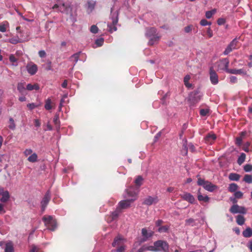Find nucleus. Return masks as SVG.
Instances as JSON below:
<instances>
[{
	"label": "nucleus",
	"mask_w": 252,
	"mask_h": 252,
	"mask_svg": "<svg viewBox=\"0 0 252 252\" xmlns=\"http://www.w3.org/2000/svg\"><path fill=\"white\" fill-rule=\"evenodd\" d=\"M53 8L69 15V19L72 23L76 22L77 14L75 12H72V8L69 2L60 0L53 6Z\"/></svg>",
	"instance_id": "1"
},
{
	"label": "nucleus",
	"mask_w": 252,
	"mask_h": 252,
	"mask_svg": "<svg viewBox=\"0 0 252 252\" xmlns=\"http://www.w3.org/2000/svg\"><path fill=\"white\" fill-rule=\"evenodd\" d=\"M168 250L169 245L166 241L158 240L154 243L153 246H143L138 250V252H143L145 251L168 252Z\"/></svg>",
	"instance_id": "2"
},
{
	"label": "nucleus",
	"mask_w": 252,
	"mask_h": 252,
	"mask_svg": "<svg viewBox=\"0 0 252 252\" xmlns=\"http://www.w3.org/2000/svg\"><path fill=\"white\" fill-rule=\"evenodd\" d=\"M133 189V187H130L129 189H126L127 197H131L132 198L130 199L120 201L118 207L120 210L128 208L131 203L136 199V196L137 194L138 190L137 189H134L133 191H132Z\"/></svg>",
	"instance_id": "3"
},
{
	"label": "nucleus",
	"mask_w": 252,
	"mask_h": 252,
	"mask_svg": "<svg viewBox=\"0 0 252 252\" xmlns=\"http://www.w3.org/2000/svg\"><path fill=\"white\" fill-rule=\"evenodd\" d=\"M146 36L149 39L148 44L153 45L158 42L160 37L157 33V30L155 28L146 29Z\"/></svg>",
	"instance_id": "4"
},
{
	"label": "nucleus",
	"mask_w": 252,
	"mask_h": 252,
	"mask_svg": "<svg viewBox=\"0 0 252 252\" xmlns=\"http://www.w3.org/2000/svg\"><path fill=\"white\" fill-rule=\"evenodd\" d=\"M110 19L112 21V23H108L107 25V27L108 28V30L110 32H115L117 31V29L116 27V25L118 22V12L114 11L113 12L111 11L110 17Z\"/></svg>",
	"instance_id": "5"
},
{
	"label": "nucleus",
	"mask_w": 252,
	"mask_h": 252,
	"mask_svg": "<svg viewBox=\"0 0 252 252\" xmlns=\"http://www.w3.org/2000/svg\"><path fill=\"white\" fill-rule=\"evenodd\" d=\"M202 96V94L199 90L194 91L189 94L188 101L190 105L193 106L199 101Z\"/></svg>",
	"instance_id": "6"
},
{
	"label": "nucleus",
	"mask_w": 252,
	"mask_h": 252,
	"mask_svg": "<svg viewBox=\"0 0 252 252\" xmlns=\"http://www.w3.org/2000/svg\"><path fill=\"white\" fill-rule=\"evenodd\" d=\"M47 228L52 231L55 230L57 227V223L55 219L51 216H45L42 219Z\"/></svg>",
	"instance_id": "7"
},
{
	"label": "nucleus",
	"mask_w": 252,
	"mask_h": 252,
	"mask_svg": "<svg viewBox=\"0 0 252 252\" xmlns=\"http://www.w3.org/2000/svg\"><path fill=\"white\" fill-rule=\"evenodd\" d=\"M197 184L199 186H202L204 189L210 192H213L216 189H217L216 186L214 185L211 182L208 181H205L200 178L198 179Z\"/></svg>",
	"instance_id": "8"
},
{
	"label": "nucleus",
	"mask_w": 252,
	"mask_h": 252,
	"mask_svg": "<svg viewBox=\"0 0 252 252\" xmlns=\"http://www.w3.org/2000/svg\"><path fill=\"white\" fill-rule=\"evenodd\" d=\"M154 233V231L152 230H148L146 228H142L141 230L142 238L140 240V243L147 241L153 236Z\"/></svg>",
	"instance_id": "9"
},
{
	"label": "nucleus",
	"mask_w": 252,
	"mask_h": 252,
	"mask_svg": "<svg viewBox=\"0 0 252 252\" xmlns=\"http://www.w3.org/2000/svg\"><path fill=\"white\" fill-rule=\"evenodd\" d=\"M229 63V62L228 59H223L218 63V68L220 70H225L228 73V70L230 69L228 68Z\"/></svg>",
	"instance_id": "10"
},
{
	"label": "nucleus",
	"mask_w": 252,
	"mask_h": 252,
	"mask_svg": "<svg viewBox=\"0 0 252 252\" xmlns=\"http://www.w3.org/2000/svg\"><path fill=\"white\" fill-rule=\"evenodd\" d=\"M210 80L211 83L216 85L219 83V77L213 67H211L209 69Z\"/></svg>",
	"instance_id": "11"
},
{
	"label": "nucleus",
	"mask_w": 252,
	"mask_h": 252,
	"mask_svg": "<svg viewBox=\"0 0 252 252\" xmlns=\"http://www.w3.org/2000/svg\"><path fill=\"white\" fill-rule=\"evenodd\" d=\"M230 211L233 214L240 213L245 214L247 212L245 207L239 206L237 204L233 205L230 209Z\"/></svg>",
	"instance_id": "12"
},
{
	"label": "nucleus",
	"mask_w": 252,
	"mask_h": 252,
	"mask_svg": "<svg viewBox=\"0 0 252 252\" xmlns=\"http://www.w3.org/2000/svg\"><path fill=\"white\" fill-rule=\"evenodd\" d=\"M51 199V194L49 191H47L45 193L44 197L41 201V210L43 212L45 211V208L48 205L50 200Z\"/></svg>",
	"instance_id": "13"
},
{
	"label": "nucleus",
	"mask_w": 252,
	"mask_h": 252,
	"mask_svg": "<svg viewBox=\"0 0 252 252\" xmlns=\"http://www.w3.org/2000/svg\"><path fill=\"white\" fill-rule=\"evenodd\" d=\"M238 41L236 38H234L230 44L227 46L226 48L223 52V54L225 55H228L232 50L236 49Z\"/></svg>",
	"instance_id": "14"
},
{
	"label": "nucleus",
	"mask_w": 252,
	"mask_h": 252,
	"mask_svg": "<svg viewBox=\"0 0 252 252\" xmlns=\"http://www.w3.org/2000/svg\"><path fill=\"white\" fill-rule=\"evenodd\" d=\"M37 66L33 63H30L26 65L28 72L31 75L35 74L37 71Z\"/></svg>",
	"instance_id": "15"
},
{
	"label": "nucleus",
	"mask_w": 252,
	"mask_h": 252,
	"mask_svg": "<svg viewBox=\"0 0 252 252\" xmlns=\"http://www.w3.org/2000/svg\"><path fill=\"white\" fill-rule=\"evenodd\" d=\"M181 197L185 200L188 201L191 204L194 203L195 198L192 195L189 193L185 192L181 195Z\"/></svg>",
	"instance_id": "16"
},
{
	"label": "nucleus",
	"mask_w": 252,
	"mask_h": 252,
	"mask_svg": "<svg viewBox=\"0 0 252 252\" xmlns=\"http://www.w3.org/2000/svg\"><path fill=\"white\" fill-rule=\"evenodd\" d=\"M158 201V199L157 196H149L146 198L144 200V204L147 205H151L153 204H156Z\"/></svg>",
	"instance_id": "17"
},
{
	"label": "nucleus",
	"mask_w": 252,
	"mask_h": 252,
	"mask_svg": "<svg viewBox=\"0 0 252 252\" xmlns=\"http://www.w3.org/2000/svg\"><path fill=\"white\" fill-rule=\"evenodd\" d=\"M0 195L2 196L0 199L1 202H6L10 198V195L8 191H3L2 189H0Z\"/></svg>",
	"instance_id": "18"
},
{
	"label": "nucleus",
	"mask_w": 252,
	"mask_h": 252,
	"mask_svg": "<svg viewBox=\"0 0 252 252\" xmlns=\"http://www.w3.org/2000/svg\"><path fill=\"white\" fill-rule=\"evenodd\" d=\"M228 73L233 74H240V75H246L247 74V71L243 69H230V70H228Z\"/></svg>",
	"instance_id": "19"
},
{
	"label": "nucleus",
	"mask_w": 252,
	"mask_h": 252,
	"mask_svg": "<svg viewBox=\"0 0 252 252\" xmlns=\"http://www.w3.org/2000/svg\"><path fill=\"white\" fill-rule=\"evenodd\" d=\"M216 139V136L213 133H209L204 138L205 142L209 144H212Z\"/></svg>",
	"instance_id": "20"
},
{
	"label": "nucleus",
	"mask_w": 252,
	"mask_h": 252,
	"mask_svg": "<svg viewBox=\"0 0 252 252\" xmlns=\"http://www.w3.org/2000/svg\"><path fill=\"white\" fill-rule=\"evenodd\" d=\"M197 198L199 201H203L204 202H208L210 200V198L207 195H203L201 193L200 189L198 190Z\"/></svg>",
	"instance_id": "21"
},
{
	"label": "nucleus",
	"mask_w": 252,
	"mask_h": 252,
	"mask_svg": "<svg viewBox=\"0 0 252 252\" xmlns=\"http://www.w3.org/2000/svg\"><path fill=\"white\" fill-rule=\"evenodd\" d=\"M124 239L121 238L120 236H117L116 237L112 243L113 247H117L122 245L124 243Z\"/></svg>",
	"instance_id": "22"
},
{
	"label": "nucleus",
	"mask_w": 252,
	"mask_h": 252,
	"mask_svg": "<svg viewBox=\"0 0 252 252\" xmlns=\"http://www.w3.org/2000/svg\"><path fill=\"white\" fill-rule=\"evenodd\" d=\"M4 252H14L13 246L11 242H7L6 244Z\"/></svg>",
	"instance_id": "23"
},
{
	"label": "nucleus",
	"mask_w": 252,
	"mask_h": 252,
	"mask_svg": "<svg viewBox=\"0 0 252 252\" xmlns=\"http://www.w3.org/2000/svg\"><path fill=\"white\" fill-rule=\"evenodd\" d=\"M240 178V175L238 174L235 173H230L228 176V178L230 181H238Z\"/></svg>",
	"instance_id": "24"
},
{
	"label": "nucleus",
	"mask_w": 252,
	"mask_h": 252,
	"mask_svg": "<svg viewBox=\"0 0 252 252\" xmlns=\"http://www.w3.org/2000/svg\"><path fill=\"white\" fill-rule=\"evenodd\" d=\"M243 235L246 238L251 237L252 236V229L250 227L247 228L243 231Z\"/></svg>",
	"instance_id": "25"
},
{
	"label": "nucleus",
	"mask_w": 252,
	"mask_h": 252,
	"mask_svg": "<svg viewBox=\"0 0 252 252\" xmlns=\"http://www.w3.org/2000/svg\"><path fill=\"white\" fill-rule=\"evenodd\" d=\"M26 89L28 91H32V90H38L39 89V85L37 84H28L27 85Z\"/></svg>",
	"instance_id": "26"
},
{
	"label": "nucleus",
	"mask_w": 252,
	"mask_h": 252,
	"mask_svg": "<svg viewBox=\"0 0 252 252\" xmlns=\"http://www.w3.org/2000/svg\"><path fill=\"white\" fill-rule=\"evenodd\" d=\"M9 26V23L7 21H5L1 23H0V32H5L6 28Z\"/></svg>",
	"instance_id": "27"
},
{
	"label": "nucleus",
	"mask_w": 252,
	"mask_h": 252,
	"mask_svg": "<svg viewBox=\"0 0 252 252\" xmlns=\"http://www.w3.org/2000/svg\"><path fill=\"white\" fill-rule=\"evenodd\" d=\"M120 212H121V210L119 209V208L117 207L116 210L112 213L111 219L110 221L114 220L115 219H116L118 217V216H119Z\"/></svg>",
	"instance_id": "28"
},
{
	"label": "nucleus",
	"mask_w": 252,
	"mask_h": 252,
	"mask_svg": "<svg viewBox=\"0 0 252 252\" xmlns=\"http://www.w3.org/2000/svg\"><path fill=\"white\" fill-rule=\"evenodd\" d=\"M190 79V77L189 75H187L184 79V82L185 85L188 88H190L192 87V84L189 82V79Z\"/></svg>",
	"instance_id": "29"
},
{
	"label": "nucleus",
	"mask_w": 252,
	"mask_h": 252,
	"mask_svg": "<svg viewBox=\"0 0 252 252\" xmlns=\"http://www.w3.org/2000/svg\"><path fill=\"white\" fill-rule=\"evenodd\" d=\"M143 178L141 176H138L134 181L135 184L139 188L143 183Z\"/></svg>",
	"instance_id": "30"
},
{
	"label": "nucleus",
	"mask_w": 252,
	"mask_h": 252,
	"mask_svg": "<svg viewBox=\"0 0 252 252\" xmlns=\"http://www.w3.org/2000/svg\"><path fill=\"white\" fill-rule=\"evenodd\" d=\"M29 161L31 162H35L37 160V155L36 153L32 154L28 158Z\"/></svg>",
	"instance_id": "31"
},
{
	"label": "nucleus",
	"mask_w": 252,
	"mask_h": 252,
	"mask_svg": "<svg viewBox=\"0 0 252 252\" xmlns=\"http://www.w3.org/2000/svg\"><path fill=\"white\" fill-rule=\"evenodd\" d=\"M238 189V185L235 183H231L229 185L228 190L230 192H235Z\"/></svg>",
	"instance_id": "32"
},
{
	"label": "nucleus",
	"mask_w": 252,
	"mask_h": 252,
	"mask_svg": "<svg viewBox=\"0 0 252 252\" xmlns=\"http://www.w3.org/2000/svg\"><path fill=\"white\" fill-rule=\"evenodd\" d=\"M245 221L244 217L241 215H238L236 218V222L240 225H243Z\"/></svg>",
	"instance_id": "33"
},
{
	"label": "nucleus",
	"mask_w": 252,
	"mask_h": 252,
	"mask_svg": "<svg viewBox=\"0 0 252 252\" xmlns=\"http://www.w3.org/2000/svg\"><path fill=\"white\" fill-rule=\"evenodd\" d=\"M26 89L25 87V83H19L17 85V90L20 93L23 94Z\"/></svg>",
	"instance_id": "34"
},
{
	"label": "nucleus",
	"mask_w": 252,
	"mask_h": 252,
	"mask_svg": "<svg viewBox=\"0 0 252 252\" xmlns=\"http://www.w3.org/2000/svg\"><path fill=\"white\" fill-rule=\"evenodd\" d=\"M245 158H246L245 154L241 153L237 160L238 164L239 165H241L245 161Z\"/></svg>",
	"instance_id": "35"
},
{
	"label": "nucleus",
	"mask_w": 252,
	"mask_h": 252,
	"mask_svg": "<svg viewBox=\"0 0 252 252\" xmlns=\"http://www.w3.org/2000/svg\"><path fill=\"white\" fill-rule=\"evenodd\" d=\"M80 53V52L75 53L73 54L72 56H71V57L70 58V61H74V65L77 63V62L78 61Z\"/></svg>",
	"instance_id": "36"
},
{
	"label": "nucleus",
	"mask_w": 252,
	"mask_h": 252,
	"mask_svg": "<svg viewBox=\"0 0 252 252\" xmlns=\"http://www.w3.org/2000/svg\"><path fill=\"white\" fill-rule=\"evenodd\" d=\"M216 12V10L214 9L210 11H207L206 12L205 16L207 19H210L212 16L215 14Z\"/></svg>",
	"instance_id": "37"
},
{
	"label": "nucleus",
	"mask_w": 252,
	"mask_h": 252,
	"mask_svg": "<svg viewBox=\"0 0 252 252\" xmlns=\"http://www.w3.org/2000/svg\"><path fill=\"white\" fill-rule=\"evenodd\" d=\"M9 125L8 126V127L11 130H14L16 127V125H15L14 121L12 118H9Z\"/></svg>",
	"instance_id": "38"
},
{
	"label": "nucleus",
	"mask_w": 252,
	"mask_h": 252,
	"mask_svg": "<svg viewBox=\"0 0 252 252\" xmlns=\"http://www.w3.org/2000/svg\"><path fill=\"white\" fill-rule=\"evenodd\" d=\"M243 181L248 184L252 183V176L246 174L243 178Z\"/></svg>",
	"instance_id": "39"
},
{
	"label": "nucleus",
	"mask_w": 252,
	"mask_h": 252,
	"mask_svg": "<svg viewBox=\"0 0 252 252\" xmlns=\"http://www.w3.org/2000/svg\"><path fill=\"white\" fill-rule=\"evenodd\" d=\"M51 103V99L48 98L46 100L44 107L46 110H49L52 109Z\"/></svg>",
	"instance_id": "40"
},
{
	"label": "nucleus",
	"mask_w": 252,
	"mask_h": 252,
	"mask_svg": "<svg viewBox=\"0 0 252 252\" xmlns=\"http://www.w3.org/2000/svg\"><path fill=\"white\" fill-rule=\"evenodd\" d=\"M103 42H104V39L103 38L101 37V38L96 39V40L95 41V46H94V47H98L101 46L103 45Z\"/></svg>",
	"instance_id": "41"
},
{
	"label": "nucleus",
	"mask_w": 252,
	"mask_h": 252,
	"mask_svg": "<svg viewBox=\"0 0 252 252\" xmlns=\"http://www.w3.org/2000/svg\"><path fill=\"white\" fill-rule=\"evenodd\" d=\"M7 41L11 44H16L19 43L20 39L18 37H13L7 40Z\"/></svg>",
	"instance_id": "42"
},
{
	"label": "nucleus",
	"mask_w": 252,
	"mask_h": 252,
	"mask_svg": "<svg viewBox=\"0 0 252 252\" xmlns=\"http://www.w3.org/2000/svg\"><path fill=\"white\" fill-rule=\"evenodd\" d=\"M169 227L167 225L160 226L158 227V231L160 233L166 232L168 230Z\"/></svg>",
	"instance_id": "43"
},
{
	"label": "nucleus",
	"mask_w": 252,
	"mask_h": 252,
	"mask_svg": "<svg viewBox=\"0 0 252 252\" xmlns=\"http://www.w3.org/2000/svg\"><path fill=\"white\" fill-rule=\"evenodd\" d=\"M53 122L55 125L59 126L60 125V120H59V114H56L53 119Z\"/></svg>",
	"instance_id": "44"
},
{
	"label": "nucleus",
	"mask_w": 252,
	"mask_h": 252,
	"mask_svg": "<svg viewBox=\"0 0 252 252\" xmlns=\"http://www.w3.org/2000/svg\"><path fill=\"white\" fill-rule=\"evenodd\" d=\"M27 106L30 110H32L34 109L35 108L38 107L39 105L34 103H31L28 104Z\"/></svg>",
	"instance_id": "45"
},
{
	"label": "nucleus",
	"mask_w": 252,
	"mask_h": 252,
	"mask_svg": "<svg viewBox=\"0 0 252 252\" xmlns=\"http://www.w3.org/2000/svg\"><path fill=\"white\" fill-rule=\"evenodd\" d=\"M244 170L247 172L252 171V165L250 164H246L244 167Z\"/></svg>",
	"instance_id": "46"
},
{
	"label": "nucleus",
	"mask_w": 252,
	"mask_h": 252,
	"mask_svg": "<svg viewBox=\"0 0 252 252\" xmlns=\"http://www.w3.org/2000/svg\"><path fill=\"white\" fill-rule=\"evenodd\" d=\"M209 113V110L207 109H202L200 110V114L202 116H206Z\"/></svg>",
	"instance_id": "47"
},
{
	"label": "nucleus",
	"mask_w": 252,
	"mask_h": 252,
	"mask_svg": "<svg viewBox=\"0 0 252 252\" xmlns=\"http://www.w3.org/2000/svg\"><path fill=\"white\" fill-rule=\"evenodd\" d=\"M98 29L95 25H93L91 27L90 31L93 33H96L98 32Z\"/></svg>",
	"instance_id": "48"
},
{
	"label": "nucleus",
	"mask_w": 252,
	"mask_h": 252,
	"mask_svg": "<svg viewBox=\"0 0 252 252\" xmlns=\"http://www.w3.org/2000/svg\"><path fill=\"white\" fill-rule=\"evenodd\" d=\"M10 61L13 63V65H17V64H14L15 63H17V60L13 55H11L9 57Z\"/></svg>",
	"instance_id": "49"
},
{
	"label": "nucleus",
	"mask_w": 252,
	"mask_h": 252,
	"mask_svg": "<svg viewBox=\"0 0 252 252\" xmlns=\"http://www.w3.org/2000/svg\"><path fill=\"white\" fill-rule=\"evenodd\" d=\"M200 24L202 26H207V25H211V22H208L205 19H202L200 21Z\"/></svg>",
	"instance_id": "50"
},
{
	"label": "nucleus",
	"mask_w": 252,
	"mask_h": 252,
	"mask_svg": "<svg viewBox=\"0 0 252 252\" xmlns=\"http://www.w3.org/2000/svg\"><path fill=\"white\" fill-rule=\"evenodd\" d=\"M243 195V192L240 191H235L234 193L235 197L236 198H241L242 197Z\"/></svg>",
	"instance_id": "51"
},
{
	"label": "nucleus",
	"mask_w": 252,
	"mask_h": 252,
	"mask_svg": "<svg viewBox=\"0 0 252 252\" xmlns=\"http://www.w3.org/2000/svg\"><path fill=\"white\" fill-rule=\"evenodd\" d=\"M250 145V143L249 142H246L243 146V150L245 151L246 152H249V147Z\"/></svg>",
	"instance_id": "52"
},
{
	"label": "nucleus",
	"mask_w": 252,
	"mask_h": 252,
	"mask_svg": "<svg viewBox=\"0 0 252 252\" xmlns=\"http://www.w3.org/2000/svg\"><path fill=\"white\" fill-rule=\"evenodd\" d=\"M32 154V150L31 149H26L24 152V154L25 156H28Z\"/></svg>",
	"instance_id": "53"
},
{
	"label": "nucleus",
	"mask_w": 252,
	"mask_h": 252,
	"mask_svg": "<svg viewBox=\"0 0 252 252\" xmlns=\"http://www.w3.org/2000/svg\"><path fill=\"white\" fill-rule=\"evenodd\" d=\"M95 5V2L94 1H89L88 2V8L91 10H92L94 8Z\"/></svg>",
	"instance_id": "54"
},
{
	"label": "nucleus",
	"mask_w": 252,
	"mask_h": 252,
	"mask_svg": "<svg viewBox=\"0 0 252 252\" xmlns=\"http://www.w3.org/2000/svg\"><path fill=\"white\" fill-rule=\"evenodd\" d=\"M30 252H39V249L35 245H32Z\"/></svg>",
	"instance_id": "55"
},
{
	"label": "nucleus",
	"mask_w": 252,
	"mask_h": 252,
	"mask_svg": "<svg viewBox=\"0 0 252 252\" xmlns=\"http://www.w3.org/2000/svg\"><path fill=\"white\" fill-rule=\"evenodd\" d=\"M242 140H243L242 137H237L236 139V144L238 146H240L242 143Z\"/></svg>",
	"instance_id": "56"
},
{
	"label": "nucleus",
	"mask_w": 252,
	"mask_h": 252,
	"mask_svg": "<svg viewBox=\"0 0 252 252\" xmlns=\"http://www.w3.org/2000/svg\"><path fill=\"white\" fill-rule=\"evenodd\" d=\"M225 23V20L223 18H219L217 21V23L219 25H222Z\"/></svg>",
	"instance_id": "57"
},
{
	"label": "nucleus",
	"mask_w": 252,
	"mask_h": 252,
	"mask_svg": "<svg viewBox=\"0 0 252 252\" xmlns=\"http://www.w3.org/2000/svg\"><path fill=\"white\" fill-rule=\"evenodd\" d=\"M230 82L231 83H236L237 82V78L234 76H231L230 77Z\"/></svg>",
	"instance_id": "58"
},
{
	"label": "nucleus",
	"mask_w": 252,
	"mask_h": 252,
	"mask_svg": "<svg viewBox=\"0 0 252 252\" xmlns=\"http://www.w3.org/2000/svg\"><path fill=\"white\" fill-rule=\"evenodd\" d=\"M184 30L186 33H189V32H190L192 30V26L189 25V26H188L184 28Z\"/></svg>",
	"instance_id": "59"
},
{
	"label": "nucleus",
	"mask_w": 252,
	"mask_h": 252,
	"mask_svg": "<svg viewBox=\"0 0 252 252\" xmlns=\"http://www.w3.org/2000/svg\"><path fill=\"white\" fill-rule=\"evenodd\" d=\"M194 222V220L193 219L190 218L186 220V223L189 225H193V223Z\"/></svg>",
	"instance_id": "60"
},
{
	"label": "nucleus",
	"mask_w": 252,
	"mask_h": 252,
	"mask_svg": "<svg viewBox=\"0 0 252 252\" xmlns=\"http://www.w3.org/2000/svg\"><path fill=\"white\" fill-rule=\"evenodd\" d=\"M45 69L47 70H52V66H51V62L50 61H48L46 64V66L45 67Z\"/></svg>",
	"instance_id": "61"
},
{
	"label": "nucleus",
	"mask_w": 252,
	"mask_h": 252,
	"mask_svg": "<svg viewBox=\"0 0 252 252\" xmlns=\"http://www.w3.org/2000/svg\"><path fill=\"white\" fill-rule=\"evenodd\" d=\"M38 55L40 57L44 58L46 56V52L44 50H40L38 52Z\"/></svg>",
	"instance_id": "62"
},
{
	"label": "nucleus",
	"mask_w": 252,
	"mask_h": 252,
	"mask_svg": "<svg viewBox=\"0 0 252 252\" xmlns=\"http://www.w3.org/2000/svg\"><path fill=\"white\" fill-rule=\"evenodd\" d=\"M207 33L209 38L212 37L213 36V32L210 28H208L207 30Z\"/></svg>",
	"instance_id": "63"
},
{
	"label": "nucleus",
	"mask_w": 252,
	"mask_h": 252,
	"mask_svg": "<svg viewBox=\"0 0 252 252\" xmlns=\"http://www.w3.org/2000/svg\"><path fill=\"white\" fill-rule=\"evenodd\" d=\"M120 247L116 250V252H123L125 250V247L124 246L121 245Z\"/></svg>",
	"instance_id": "64"
}]
</instances>
